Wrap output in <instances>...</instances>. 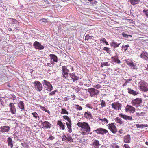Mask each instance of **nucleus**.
I'll return each instance as SVG.
<instances>
[{"mask_svg": "<svg viewBox=\"0 0 148 148\" xmlns=\"http://www.w3.org/2000/svg\"><path fill=\"white\" fill-rule=\"evenodd\" d=\"M78 126L82 128V134L84 135L86 133L87 134L90 130V128L89 124L86 122H79L77 123Z\"/></svg>", "mask_w": 148, "mask_h": 148, "instance_id": "f257e3e1", "label": "nucleus"}, {"mask_svg": "<svg viewBox=\"0 0 148 148\" xmlns=\"http://www.w3.org/2000/svg\"><path fill=\"white\" fill-rule=\"evenodd\" d=\"M139 86L140 90L146 92L148 91V85L144 81L142 80L140 81L138 83Z\"/></svg>", "mask_w": 148, "mask_h": 148, "instance_id": "f03ea898", "label": "nucleus"}, {"mask_svg": "<svg viewBox=\"0 0 148 148\" xmlns=\"http://www.w3.org/2000/svg\"><path fill=\"white\" fill-rule=\"evenodd\" d=\"M42 83L43 86L47 91L50 92L53 90V87L49 82L44 80Z\"/></svg>", "mask_w": 148, "mask_h": 148, "instance_id": "7ed1b4c3", "label": "nucleus"}, {"mask_svg": "<svg viewBox=\"0 0 148 148\" xmlns=\"http://www.w3.org/2000/svg\"><path fill=\"white\" fill-rule=\"evenodd\" d=\"M33 85L35 89L39 92L42 91L43 86L42 84L38 81H35L33 82Z\"/></svg>", "mask_w": 148, "mask_h": 148, "instance_id": "20e7f679", "label": "nucleus"}, {"mask_svg": "<svg viewBox=\"0 0 148 148\" xmlns=\"http://www.w3.org/2000/svg\"><path fill=\"white\" fill-rule=\"evenodd\" d=\"M63 118L64 119L67 120L68 122L66 123V124L68 130V132L70 133H71L72 132V129L71 119L67 116H63Z\"/></svg>", "mask_w": 148, "mask_h": 148, "instance_id": "39448f33", "label": "nucleus"}, {"mask_svg": "<svg viewBox=\"0 0 148 148\" xmlns=\"http://www.w3.org/2000/svg\"><path fill=\"white\" fill-rule=\"evenodd\" d=\"M88 92L90 94V96L91 97H94L95 95H97L99 92L98 90L93 88L88 89Z\"/></svg>", "mask_w": 148, "mask_h": 148, "instance_id": "423d86ee", "label": "nucleus"}, {"mask_svg": "<svg viewBox=\"0 0 148 148\" xmlns=\"http://www.w3.org/2000/svg\"><path fill=\"white\" fill-rule=\"evenodd\" d=\"M69 71L67 69L66 66L62 67V74L63 75V77L65 79L67 78L68 77V74Z\"/></svg>", "mask_w": 148, "mask_h": 148, "instance_id": "0eeeda50", "label": "nucleus"}, {"mask_svg": "<svg viewBox=\"0 0 148 148\" xmlns=\"http://www.w3.org/2000/svg\"><path fill=\"white\" fill-rule=\"evenodd\" d=\"M125 111L130 114L133 113L135 111V108L131 105H127L125 109Z\"/></svg>", "mask_w": 148, "mask_h": 148, "instance_id": "6e6552de", "label": "nucleus"}, {"mask_svg": "<svg viewBox=\"0 0 148 148\" xmlns=\"http://www.w3.org/2000/svg\"><path fill=\"white\" fill-rule=\"evenodd\" d=\"M112 107L115 110H119L122 107L121 104L118 102H114L111 104Z\"/></svg>", "mask_w": 148, "mask_h": 148, "instance_id": "1a4fd4ad", "label": "nucleus"}, {"mask_svg": "<svg viewBox=\"0 0 148 148\" xmlns=\"http://www.w3.org/2000/svg\"><path fill=\"white\" fill-rule=\"evenodd\" d=\"M109 129L113 133H115L117 132V129L114 123H112L108 124Z\"/></svg>", "mask_w": 148, "mask_h": 148, "instance_id": "9d476101", "label": "nucleus"}, {"mask_svg": "<svg viewBox=\"0 0 148 148\" xmlns=\"http://www.w3.org/2000/svg\"><path fill=\"white\" fill-rule=\"evenodd\" d=\"M33 46L36 49L42 50L44 48V47L41 43L37 41H35L33 43Z\"/></svg>", "mask_w": 148, "mask_h": 148, "instance_id": "9b49d317", "label": "nucleus"}, {"mask_svg": "<svg viewBox=\"0 0 148 148\" xmlns=\"http://www.w3.org/2000/svg\"><path fill=\"white\" fill-rule=\"evenodd\" d=\"M119 116L126 121H132L133 120L131 116L123 114L122 113L119 114Z\"/></svg>", "mask_w": 148, "mask_h": 148, "instance_id": "f8f14e48", "label": "nucleus"}, {"mask_svg": "<svg viewBox=\"0 0 148 148\" xmlns=\"http://www.w3.org/2000/svg\"><path fill=\"white\" fill-rule=\"evenodd\" d=\"M142 102L141 99L137 98L132 100L131 101V103L133 106H135L137 104H139Z\"/></svg>", "mask_w": 148, "mask_h": 148, "instance_id": "ddd939ff", "label": "nucleus"}, {"mask_svg": "<svg viewBox=\"0 0 148 148\" xmlns=\"http://www.w3.org/2000/svg\"><path fill=\"white\" fill-rule=\"evenodd\" d=\"M95 131L98 134H102L107 133L108 132V131L107 130L105 129L101 128L98 129L97 130H95Z\"/></svg>", "mask_w": 148, "mask_h": 148, "instance_id": "4468645a", "label": "nucleus"}, {"mask_svg": "<svg viewBox=\"0 0 148 148\" xmlns=\"http://www.w3.org/2000/svg\"><path fill=\"white\" fill-rule=\"evenodd\" d=\"M91 145L96 148H98L100 145L99 141L96 139H93L92 140Z\"/></svg>", "mask_w": 148, "mask_h": 148, "instance_id": "2eb2a0df", "label": "nucleus"}, {"mask_svg": "<svg viewBox=\"0 0 148 148\" xmlns=\"http://www.w3.org/2000/svg\"><path fill=\"white\" fill-rule=\"evenodd\" d=\"M49 56L50 57V59L51 60V61L53 62L54 63V62H56V63L58 62V58L56 56L53 54H50L49 55Z\"/></svg>", "mask_w": 148, "mask_h": 148, "instance_id": "dca6fc26", "label": "nucleus"}, {"mask_svg": "<svg viewBox=\"0 0 148 148\" xmlns=\"http://www.w3.org/2000/svg\"><path fill=\"white\" fill-rule=\"evenodd\" d=\"M140 57L147 61H148V54L146 52H143L140 54Z\"/></svg>", "mask_w": 148, "mask_h": 148, "instance_id": "f3484780", "label": "nucleus"}, {"mask_svg": "<svg viewBox=\"0 0 148 148\" xmlns=\"http://www.w3.org/2000/svg\"><path fill=\"white\" fill-rule=\"evenodd\" d=\"M42 125L43 126L42 128H50L51 124L47 121H45L42 123Z\"/></svg>", "mask_w": 148, "mask_h": 148, "instance_id": "a211bd4d", "label": "nucleus"}, {"mask_svg": "<svg viewBox=\"0 0 148 148\" xmlns=\"http://www.w3.org/2000/svg\"><path fill=\"white\" fill-rule=\"evenodd\" d=\"M69 75L70 77L72 79L73 82H75L78 80L79 77L75 75V74L73 73H69Z\"/></svg>", "mask_w": 148, "mask_h": 148, "instance_id": "6ab92c4d", "label": "nucleus"}, {"mask_svg": "<svg viewBox=\"0 0 148 148\" xmlns=\"http://www.w3.org/2000/svg\"><path fill=\"white\" fill-rule=\"evenodd\" d=\"M10 110L12 114L15 113L16 109L14 104L13 103H11L9 104Z\"/></svg>", "mask_w": 148, "mask_h": 148, "instance_id": "aec40b11", "label": "nucleus"}, {"mask_svg": "<svg viewBox=\"0 0 148 148\" xmlns=\"http://www.w3.org/2000/svg\"><path fill=\"white\" fill-rule=\"evenodd\" d=\"M10 129V127L8 126H4L1 127V132H8Z\"/></svg>", "mask_w": 148, "mask_h": 148, "instance_id": "412c9836", "label": "nucleus"}, {"mask_svg": "<svg viewBox=\"0 0 148 148\" xmlns=\"http://www.w3.org/2000/svg\"><path fill=\"white\" fill-rule=\"evenodd\" d=\"M8 21H9L12 25L14 24H19V22L17 20L14 19L8 18Z\"/></svg>", "mask_w": 148, "mask_h": 148, "instance_id": "4be33fe9", "label": "nucleus"}, {"mask_svg": "<svg viewBox=\"0 0 148 148\" xmlns=\"http://www.w3.org/2000/svg\"><path fill=\"white\" fill-rule=\"evenodd\" d=\"M127 90H128V92L130 94L133 95H134L135 96L137 95L138 94V92L134 91L133 90L129 88H127Z\"/></svg>", "mask_w": 148, "mask_h": 148, "instance_id": "5701e85b", "label": "nucleus"}, {"mask_svg": "<svg viewBox=\"0 0 148 148\" xmlns=\"http://www.w3.org/2000/svg\"><path fill=\"white\" fill-rule=\"evenodd\" d=\"M84 116L85 118L87 119H90L92 117L90 112H86L84 114Z\"/></svg>", "mask_w": 148, "mask_h": 148, "instance_id": "b1692460", "label": "nucleus"}, {"mask_svg": "<svg viewBox=\"0 0 148 148\" xmlns=\"http://www.w3.org/2000/svg\"><path fill=\"white\" fill-rule=\"evenodd\" d=\"M124 141L125 143H129L131 141V138L129 135L125 136L124 138Z\"/></svg>", "mask_w": 148, "mask_h": 148, "instance_id": "393cba45", "label": "nucleus"}, {"mask_svg": "<svg viewBox=\"0 0 148 148\" xmlns=\"http://www.w3.org/2000/svg\"><path fill=\"white\" fill-rule=\"evenodd\" d=\"M57 124L59 125L62 130L65 129V125H64L63 123L60 121H58L57 122Z\"/></svg>", "mask_w": 148, "mask_h": 148, "instance_id": "a878e982", "label": "nucleus"}, {"mask_svg": "<svg viewBox=\"0 0 148 148\" xmlns=\"http://www.w3.org/2000/svg\"><path fill=\"white\" fill-rule=\"evenodd\" d=\"M64 136L65 137V138L66 141L69 142H71L73 141V140L70 135L67 134L66 136L64 135Z\"/></svg>", "mask_w": 148, "mask_h": 148, "instance_id": "bb28decb", "label": "nucleus"}, {"mask_svg": "<svg viewBox=\"0 0 148 148\" xmlns=\"http://www.w3.org/2000/svg\"><path fill=\"white\" fill-rule=\"evenodd\" d=\"M7 142L9 146H10V147L12 148L13 147V145L12 138L10 137H8V138Z\"/></svg>", "mask_w": 148, "mask_h": 148, "instance_id": "cd10ccee", "label": "nucleus"}, {"mask_svg": "<svg viewBox=\"0 0 148 148\" xmlns=\"http://www.w3.org/2000/svg\"><path fill=\"white\" fill-rule=\"evenodd\" d=\"M120 44V43L117 44L115 42L112 41L111 42L110 45L114 48H116L118 47Z\"/></svg>", "mask_w": 148, "mask_h": 148, "instance_id": "c85d7f7f", "label": "nucleus"}, {"mask_svg": "<svg viewBox=\"0 0 148 148\" xmlns=\"http://www.w3.org/2000/svg\"><path fill=\"white\" fill-rule=\"evenodd\" d=\"M130 2L132 5H135L139 3V0H130Z\"/></svg>", "mask_w": 148, "mask_h": 148, "instance_id": "c756f323", "label": "nucleus"}, {"mask_svg": "<svg viewBox=\"0 0 148 148\" xmlns=\"http://www.w3.org/2000/svg\"><path fill=\"white\" fill-rule=\"evenodd\" d=\"M18 105L19 107L22 110L24 109V103L23 101H21L18 104Z\"/></svg>", "mask_w": 148, "mask_h": 148, "instance_id": "7c9ffc66", "label": "nucleus"}, {"mask_svg": "<svg viewBox=\"0 0 148 148\" xmlns=\"http://www.w3.org/2000/svg\"><path fill=\"white\" fill-rule=\"evenodd\" d=\"M115 121L117 123L120 124H124V122L122 120V119L119 117H117L115 119Z\"/></svg>", "mask_w": 148, "mask_h": 148, "instance_id": "2f4dec72", "label": "nucleus"}, {"mask_svg": "<svg viewBox=\"0 0 148 148\" xmlns=\"http://www.w3.org/2000/svg\"><path fill=\"white\" fill-rule=\"evenodd\" d=\"M100 104L101 105V108H103L106 106L105 101L103 100H101Z\"/></svg>", "mask_w": 148, "mask_h": 148, "instance_id": "473e14b6", "label": "nucleus"}, {"mask_svg": "<svg viewBox=\"0 0 148 148\" xmlns=\"http://www.w3.org/2000/svg\"><path fill=\"white\" fill-rule=\"evenodd\" d=\"M122 34L123 37L126 38H131L132 37V35H127L124 32L122 33Z\"/></svg>", "mask_w": 148, "mask_h": 148, "instance_id": "72a5a7b5", "label": "nucleus"}, {"mask_svg": "<svg viewBox=\"0 0 148 148\" xmlns=\"http://www.w3.org/2000/svg\"><path fill=\"white\" fill-rule=\"evenodd\" d=\"M126 63L127 64V65L130 66L131 67V66H133V63L130 60H127L126 61Z\"/></svg>", "mask_w": 148, "mask_h": 148, "instance_id": "f704fd0d", "label": "nucleus"}, {"mask_svg": "<svg viewBox=\"0 0 148 148\" xmlns=\"http://www.w3.org/2000/svg\"><path fill=\"white\" fill-rule=\"evenodd\" d=\"M33 117H35L36 119L39 118V116H38V114H37L36 112H34L31 113Z\"/></svg>", "mask_w": 148, "mask_h": 148, "instance_id": "c9c22d12", "label": "nucleus"}, {"mask_svg": "<svg viewBox=\"0 0 148 148\" xmlns=\"http://www.w3.org/2000/svg\"><path fill=\"white\" fill-rule=\"evenodd\" d=\"M61 113L62 114H68V112L66 110L64 109H62Z\"/></svg>", "mask_w": 148, "mask_h": 148, "instance_id": "e433bc0d", "label": "nucleus"}, {"mask_svg": "<svg viewBox=\"0 0 148 148\" xmlns=\"http://www.w3.org/2000/svg\"><path fill=\"white\" fill-rule=\"evenodd\" d=\"M103 50H105L108 53H110L111 51L109 48L104 47L103 49Z\"/></svg>", "mask_w": 148, "mask_h": 148, "instance_id": "4c0bfd02", "label": "nucleus"}, {"mask_svg": "<svg viewBox=\"0 0 148 148\" xmlns=\"http://www.w3.org/2000/svg\"><path fill=\"white\" fill-rule=\"evenodd\" d=\"M51 63H47L46 66L49 67H52L54 65V63H53V62L51 61Z\"/></svg>", "mask_w": 148, "mask_h": 148, "instance_id": "58836bf2", "label": "nucleus"}, {"mask_svg": "<svg viewBox=\"0 0 148 148\" xmlns=\"http://www.w3.org/2000/svg\"><path fill=\"white\" fill-rule=\"evenodd\" d=\"M111 59L112 60L115 62V61H116L118 59V57L116 56H112L111 58Z\"/></svg>", "mask_w": 148, "mask_h": 148, "instance_id": "ea45409f", "label": "nucleus"}, {"mask_svg": "<svg viewBox=\"0 0 148 148\" xmlns=\"http://www.w3.org/2000/svg\"><path fill=\"white\" fill-rule=\"evenodd\" d=\"M147 17L148 18V10L145 9L143 11Z\"/></svg>", "mask_w": 148, "mask_h": 148, "instance_id": "a19ab883", "label": "nucleus"}, {"mask_svg": "<svg viewBox=\"0 0 148 148\" xmlns=\"http://www.w3.org/2000/svg\"><path fill=\"white\" fill-rule=\"evenodd\" d=\"M92 36H90L88 35H86L85 36V40H88L89 39H92Z\"/></svg>", "mask_w": 148, "mask_h": 148, "instance_id": "79ce46f5", "label": "nucleus"}, {"mask_svg": "<svg viewBox=\"0 0 148 148\" xmlns=\"http://www.w3.org/2000/svg\"><path fill=\"white\" fill-rule=\"evenodd\" d=\"M40 21L42 23H45L47 22V19L45 18L41 19L40 20Z\"/></svg>", "mask_w": 148, "mask_h": 148, "instance_id": "37998d69", "label": "nucleus"}, {"mask_svg": "<svg viewBox=\"0 0 148 148\" xmlns=\"http://www.w3.org/2000/svg\"><path fill=\"white\" fill-rule=\"evenodd\" d=\"M75 108L77 109V110H81L82 109V108L78 105H75Z\"/></svg>", "mask_w": 148, "mask_h": 148, "instance_id": "c03bdc74", "label": "nucleus"}, {"mask_svg": "<svg viewBox=\"0 0 148 148\" xmlns=\"http://www.w3.org/2000/svg\"><path fill=\"white\" fill-rule=\"evenodd\" d=\"M102 121L103 122V124H105V123L106 124L108 123V121L106 119L104 118L103 119V120H102Z\"/></svg>", "mask_w": 148, "mask_h": 148, "instance_id": "a18cd8bd", "label": "nucleus"}, {"mask_svg": "<svg viewBox=\"0 0 148 148\" xmlns=\"http://www.w3.org/2000/svg\"><path fill=\"white\" fill-rule=\"evenodd\" d=\"M136 125L137 128H141L142 129L143 128V124H137Z\"/></svg>", "mask_w": 148, "mask_h": 148, "instance_id": "49530a36", "label": "nucleus"}, {"mask_svg": "<svg viewBox=\"0 0 148 148\" xmlns=\"http://www.w3.org/2000/svg\"><path fill=\"white\" fill-rule=\"evenodd\" d=\"M129 47V45H127L125 46H122V49H123L124 51H126L127 49V48Z\"/></svg>", "mask_w": 148, "mask_h": 148, "instance_id": "de8ad7c7", "label": "nucleus"}, {"mask_svg": "<svg viewBox=\"0 0 148 148\" xmlns=\"http://www.w3.org/2000/svg\"><path fill=\"white\" fill-rule=\"evenodd\" d=\"M93 86L94 88H96L97 89H100L101 87V86L99 84H97L96 85H94Z\"/></svg>", "mask_w": 148, "mask_h": 148, "instance_id": "09e8293b", "label": "nucleus"}, {"mask_svg": "<svg viewBox=\"0 0 148 148\" xmlns=\"http://www.w3.org/2000/svg\"><path fill=\"white\" fill-rule=\"evenodd\" d=\"M110 64L108 62H103V63L101 64V66L102 67L104 66H108Z\"/></svg>", "mask_w": 148, "mask_h": 148, "instance_id": "8fccbe9b", "label": "nucleus"}, {"mask_svg": "<svg viewBox=\"0 0 148 148\" xmlns=\"http://www.w3.org/2000/svg\"><path fill=\"white\" fill-rule=\"evenodd\" d=\"M13 136L14 138H18L19 136V134L17 132H15L13 134Z\"/></svg>", "mask_w": 148, "mask_h": 148, "instance_id": "3c124183", "label": "nucleus"}, {"mask_svg": "<svg viewBox=\"0 0 148 148\" xmlns=\"http://www.w3.org/2000/svg\"><path fill=\"white\" fill-rule=\"evenodd\" d=\"M58 92L57 90H55L54 91H52L51 93H50L49 94L50 95H53L55 94L56 93Z\"/></svg>", "mask_w": 148, "mask_h": 148, "instance_id": "603ef678", "label": "nucleus"}, {"mask_svg": "<svg viewBox=\"0 0 148 148\" xmlns=\"http://www.w3.org/2000/svg\"><path fill=\"white\" fill-rule=\"evenodd\" d=\"M134 116L135 117H136V116L139 117V116H140V113H139L138 112H136L134 114Z\"/></svg>", "mask_w": 148, "mask_h": 148, "instance_id": "864d4df0", "label": "nucleus"}, {"mask_svg": "<svg viewBox=\"0 0 148 148\" xmlns=\"http://www.w3.org/2000/svg\"><path fill=\"white\" fill-rule=\"evenodd\" d=\"M111 148H119V147L117 145H113Z\"/></svg>", "mask_w": 148, "mask_h": 148, "instance_id": "5fc2aeb1", "label": "nucleus"}, {"mask_svg": "<svg viewBox=\"0 0 148 148\" xmlns=\"http://www.w3.org/2000/svg\"><path fill=\"white\" fill-rule=\"evenodd\" d=\"M86 106L89 108L92 109V106L89 104H87L86 105Z\"/></svg>", "mask_w": 148, "mask_h": 148, "instance_id": "6e6d98bb", "label": "nucleus"}, {"mask_svg": "<svg viewBox=\"0 0 148 148\" xmlns=\"http://www.w3.org/2000/svg\"><path fill=\"white\" fill-rule=\"evenodd\" d=\"M124 146L125 148H130L129 145L128 144H125L124 145Z\"/></svg>", "mask_w": 148, "mask_h": 148, "instance_id": "4d7b16f0", "label": "nucleus"}, {"mask_svg": "<svg viewBox=\"0 0 148 148\" xmlns=\"http://www.w3.org/2000/svg\"><path fill=\"white\" fill-rule=\"evenodd\" d=\"M54 138V137L52 136H51L49 137V139H50L51 140H53Z\"/></svg>", "mask_w": 148, "mask_h": 148, "instance_id": "13d9d810", "label": "nucleus"}, {"mask_svg": "<svg viewBox=\"0 0 148 148\" xmlns=\"http://www.w3.org/2000/svg\"><path fill=\"white\" fill-rule=\"evenodd\" d=\"M43 110L45 111V112H47L49 114H50V112L49 111L47 110L45 108L44 109H43Z\"/></svg>", "mask_w": 148, "mask_h": 148, "instance_id": "bf43d9fd", "label": "nucleus"}, {"mask_svg": "<svg viewBox=\"0 0 148 148\" xmlns=\"http://www.w3.org/2000/svg\"><path fill=\"white\" fill-rule=\"evenodd\" d=\"M133 66H131V67L133 69H137V67L134 64H133Z\"/></svg>", "mask_w": 148, "mask_h": 148, "instance_id": "052dcab7", "label": "nucleus"}, {"mask_svg": "<svg viewBox=\"0 0 148 148\" xmlns=\"http://www.w3.org/2000/svg\"><path fill=\"white\" fill-rule=\"evenodd\" d=\"M145 114V113L144 112H141L140 113V116H144Z\"/></svg>", "mask_w": 148, "mask_h": 148, "instance_id": "680f3d73", "label": "nucleus"}, {"mask_svg": "<svg viewBox=\"0 0 148 148\" xmlns=\"http://www.w3.org/2000/svg\"><path fill=\"white\" fill-rule=\"evenodd\" d=\"M115 62H116L118 64H119L121 63V61L120 60L118 59L116 61H115Z\"/></svg>", "mask_w": 148, "mask_h": 148, "instance_id": "e2e57ef3", "label": "nucleus"}, {"mask_svg": "<svg viewBox=\"0 0 148 148\" xmlns=\"http://www.w3.org/2000/svg\"><path fill=\"white\" fill-rule=\"evenodd\" d=\"M69 67L70 68V69H71V71L72 72L73 71L74 69L73 66H70Z\"/></svg>", "mask_w": 148, "mask_h": 148, "instance_id": "0e129e2a", "label": "nucleus"}, {"mask_svg": "<svg viewBox=\"0 0 148 148\" xmlns=\"http://www.w3.org/2000/svg\"><path fill=\"white\" fill-rule=\"evenodd\" d=\"M90 85H91V84H90H90H84V86H86L87 87H88L90 86Z\"/></svg>", "mask_w": 148, "mask_h": 148, "instance_id": "69168bd1", "label": "nucleus"}, {"mask_svg": "<svg viewBox=\"0 0 148 148\" xmlns=\"http://www.w3.org/2000/svg\"><path fill=\"white\" fill-rule=\"evenodd\" d=\"M62 140L63 141H65L66 140V139L65 138V137H64V135L62 136Z\"/></svg>", "mask_w": 148, "mask_h": 148, "instance_id": "338daca9", "label": "nucleus"}, {"mask_svg": "<svg viewBox=\"0 0 148 148\" xmlns=\"http://www.w3.org/2000/svg\"><path fill=\"white\" fill-rule=\"evenodd\" d=\"M101 40L103 42H105L106 41V39L104 38H101Z\"/></svg>", "mask_w": 148, "mask_h": 148, "instance_id": "774afa93", "label": "nucleus"}]
</instances>
